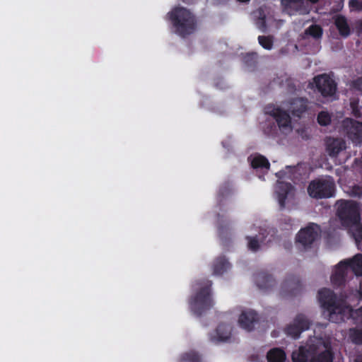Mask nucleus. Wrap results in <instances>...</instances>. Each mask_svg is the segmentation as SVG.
<instances>
[{
  "instance_id": "2eb2a0df",
  "label": "nucleus",
  "mask_w": 362,
  "mask_h": 362,
  "mask_svg": "<svg viewBox=\"0 0 362 362\" xmlns=\"http://www.w3.org/2000/svg\"><path fill=\"white\" fill-rule=\"evenodd\" d=\"M334 23L341 36L347 37L350 35L351 30L344 16H337L334 18Z\"/></svg>"
},
{
  "instance_id": "20e7f679",
  "label": "nucleus",
  "mask_w": 362,
  "mask_h": 362,
  "mask_svg": "<svg viewBox=\"0 0 362 362\" xmlns=\"http://www.w3.org/2000/svg\"><path fill=\"white\" fill-rule=\"evenodd\" d=\"M337 215L343 225L351 228L360 221V209L353 201L340 200L337 202Z\"/></svg>"
},
{
  "instance_id": "72a5a7b5",
  "label": "nucleus",
  "mask_w": 362,
  "mask_h": 362,
  "mask_svg": "<svg viewBox=\"0 0 362 362\" xmlns=\"http://www.w3.org/2000/svg\"><path fill=\"white\" fill-rule=\"evenodd\" d=\"M355 316L362 317V307L360 308L359 309L356 310H353L351 309V313L349 314V317H354Z\"/></svg>"
},
{
  "instance_id": "39448f33",
  "label": "nucleus",
  "mask_w": 362,
  "mask_h": 362,
  "mask_svg": "<svg viewBox=\"0 0 362 362\" xmlns=\"http://www.w3.org/2000/svg\"><path fill=\"white\" fill-rule=\"evenodd\" d=\"M308 192L313 198L330 197L334 192V183L329 179L313 180L308 185Z\"/></svg>"
},
{
  "instance_id": "c756f323",
  "label": "nucleus",
  "mask_w": 362,
  "mask_h": 362,
  "mask_svg": "<svg viewBox=\"0 0 362 362\" xmlns=\"http://www.w3.org/2000/svg\"><path fill=\"white\" fill-rule=\"evenodd\" d=\"M228 267V264L225 259L218 260L214 266V273L221 274Z\"/></svg>"
},
{
  "instance_id": "2f4dec72",
  "label": "nucleus",
  "mask_w": 362,
  "mask_h": 362,
  "mask_svg": "<svg viewBox=\"0 0 362 362\" xmlns=\"http://www.w3.org/2000/svg\"><path fill=\"white\" fill-rule=\"evenodd\" d=\"M349 5L351 11H362V0H349Z\"/></svg>"
},
{
  "instance_id": "9b49d317",
  "label": "nucleus",
  "mask_w": 362,
  "mask_h": 362,
  "mask_svg": "<svg viewBox=\"0 0 362 362\" xmlns=\"http://www.w3.org/2000/svg\"><path fill=\"white\" fill-rule=\"evenodd\" d=\"M349 262L343 260L335 266L331 276V281L336 286H341L346 281L349 272Z\"/></svg>"
},
{
  "instance_id": "412c9836",
  "label": "nucleus",
  "mask_w": 362,
  "mask_h": 362,
  "mask_svg": "<svg viewBox=\"0 0 362 362\" xmlns=\"http://www.w3.org/2000/svg\"><path fill=\"white\" fill-rule=\"evenodd\" d=\"M357 243L362 242V224L360 221L349 228Z\"/></svg>"
},
{
  "instance_id": "393cba45",
  "label": "nucleus",
  "mask_w": 362,
  "mask_h": 362,
  "mask_svg": "<svg viewBox=\"0 0 362 362\" xmlns=\"http://www.w3.org/2000/svg\"><path fill=\"white\" fill-rule=\"evenodd\" d=\"M349 338L356 344H362V329H350Z\"/></svg>"
},
{
  "instance_id": "bb28decb",
  "label": "nucleus",
  "mask_w": 362,
  "mask_h": 362,
  "mask_svg": "<svg viewBox=\"0 0 362 362\" xmlns=\"http://www.w3.org/2000/svg\"><path fill=\"white\" fill-rule=\"evenodd\" d=\"M247 239L248 240L247 246L250 250L255 252L259 248L262 241L260 238H257V236H249Z\"/></svg>"
},
{
  "instance_id": "f03ea898",
  "label": "nucleus",
  "mask_w": 362,
  "mask_h": 362,
  "mask_svg": "<svg viewBox=\"0 0 362 362\" xmlns=\"http://www.w3.org/2000/svg\"><path fill=\"white\" fill-rule=\"evenodd\" d=\"M318 295L320 301L326 308L323 314L329 321L339 323L349 318L351 308L338 301L331 290L322 288Z\"/></svg>"
},
{
  "instance_id": "4be33fe9",
  "label": "nucleus",
  "mask_w": 362,
  "mask_h": 362,
  "mask_svg": "<svg viewBox=\"0 0 362 362\" xmlns=\"http://www.w3.org/2000/svg\"><path fill=\"white\" fill-rule=\"evenodd\" d=\"M251 165L254 168H266L268 169L269 166L268 160L262 156H258L253 158L251 162Z\"/></svg>"
},
{
  "instance_id": "dca6fc26",
  "label": "nucleus",
  "mask_w": 362,
  "mask_h": 362,
  "mask_svg": "<svg viewBox=\"0 0 362 362\" xmlns=\"http://www.w3.org/2000/svg\"><path fill=\"white\" fill-rule=\"evenodd\" d=\"M345 261L349 262V267L356 275H362V255H356L352 259H347Z\"/></svg>"
},
{
  "instance_id": "a878e982",
  "label": "nucleus",
  "mask_w": 362,
  "mask_h": 362,
  "mask_svg": "<svg viewBox=\"0 0 362 362\" xmlns=\"http://www.w3.org/2000/svg\"><path fill=\"white\" fill-rule=\"evenodd\" d=\"M305 34L317 39L322 36V30L319 25H313L305 30Z\"/></svg>"
},
{
  "instance_id": "f704fd0d",
  "label": "nucleus",
  "mask_w": 362,
  "mask_h": 362,
  "mask_svg": "<svg viewBox=\"0 0 362 362\" xmlns=\"http://www.w3.org/2000/svg\"><path fill=\"white\" fill-rule=\"evenodd\" d=\"M356 29L359 33H362V20L356 22Z\"/></svg>"
},
{
  "instance_id": "f3484780",
  "label": "nucleus",
  "mask_w": 362,
  "mask_h": 362,
  "mask_svg": "<svg viewBox=\"0 0 362 362\" xmlns=\"http://www.w3.org/2000/svg\"><path fill=\"white\" fill-rule=\"evenodd\" d=\"M292 187L287 183H279L277 186V192L279 194V202L281 206H284V200L291 193Z\"/></svg>"
},
{
  "instance_id": "aec40b11",
  "label": "nucleus",
  "mask_w": 362,
  "mask_h": 362,
  "mask_svg": "<svg viewBox=\"0 0 362 362\" xmlns=\"http://www.w3.org/2000/svg\"><path fill=\"white\" fill-rule=\"evenodd\" d=\"M257 283L260 289L268 290L274 285V281L270 276L260 275L257 279Z\"/></svg>"
},
{
  "instance_id": "9d476101",
  "label": "nucleus",
  "mask_w": 362,
  "mask_h": 362,
  "mask_svg": "<svg viewBox=\"0 0 362 362\" xmlns=\"http://www.w3.org/2000/svg\"><path fill=\"white\" fill-rule=\"evenodd\" d=\"M310 327L308 319L303 315H297L285 329L286 333L293 339L299 337L300 333Z\"/></svg>"
},
{
  "instance_id": "7ed1b4c3",
  "label": "nucleus",
  "mask_w": 362,
  "mask_h": 362,
  "mask_svg": "<svg viewBox=\"0 0 362 362\" xmlns=\"http://www.w3.org/2000/svg\"><path fill=\"white\" fill-rule=\"evenodd\" d=\"M170 18L177 32L182 36L192 33L195 29V20L187 9L178 7L170 13Z\"/></svg>"
},
{
  "instance_id": "4468645a",
  "label": "nucleus",
  "mask_w": 362,
  "mask_h": 362,
  "mask_svg": "<svg viewBox=\"0 0 362 362\" xmlns=\"http://www.w3.org/2000/svg\"><path fill=\"white\" fill-rule=\"evenodd\" d=\"M287 105V110L293 115L299 116L306 109L305 102L303 99L297 98L291 103H284Z\"/></svg>"
},
{
  "instance_id": "c9c22d12",
  "label": "nucleus",
  "mask_w": 362,
  "mask_h": 362,
  "mask_svg": "<svg viewBox=\"0 0 362 362\" xmlns=\"http://www.w3.org/2000/svg\"><path fill=\"white\" fill-rule=\"evenodd\" d=\"M355 362H362V356H358Z\"/></svg>"
},
{
  "instance_id": "ddd939ff",
  "label": "nucleus",
  "mask_w": 362,
  "mask_h": 362,
  "mask_svg": "<svg viewBox=\"0 0 362 362\" xmlns=\"http://www.w3.org/2000/svg\"><path fill=\"white\" fill-rule=\"evenodd\" d=\"M328 153L332 156H337L346 148L344 141L338 139H329L327 142Z\"/></svg>"
},
{
  "instance_id": "6ab92c4d",
  "label": "nucleus",
  "mask_w": 362,
  "mask_h": 362,
  "mask_svg": "<svg viewBox=\"0 0 362 362\" xmlns=\"http://www.w3.org/2000/svg\"><path fill=\"white\" fill-rule=\"evenodd\" d=\"M267 356L269 362H284L286 358L284 352L279 349L271 350Z\"/></svg>"
},
{
  "instance_id": "6e6552de",
  "label": "nucleus",
  "mask_w": 362,
  "mask_h": 362,
  "mask_svg": "<svg viewBox=\"0 0 362 362\" xmlns=\"http://www.w3.org/2000/svg\"><path fill=\"white\" fill-rule=\"evenodd\" d=\"M341 127L353 143L362 146V122L346 118L342 121Z\"/></svg>"
},
{
  "instance_id": "5701e85b",
  "label": "nucleus",
  "mask_w": 362,
  "mask_h": 362,
  "mask_svg": "<svg viewBox=\"0 0 362 362\" xmlns=\"http://www.w3.org/2000/svg\"><path fill=\"white\" fill-rule=\"evenodd\" d=\"M204 296H199L197 297V298L194 300V308L197 307H207L210 305V299L209 297L206 296L208 295V291L206 290H204Z\"/></svg>"
},
{
  "instance_id": "7c9ffc66",
  "label": "nucleus",
  "mask_w": 362,
  "mask_h": 362,
  "mask_svg": "<svg viewBox=\"0 0 362 362\" xmlns=\"http://www.w3.org/2000/svg\"><path fill=\"white\" fill-rule=\"evenodd\" d=\"M301 1L302 0H281V4L285 7L296 8Z\"/></svg>"
},
{
  "instance_id": "1a4fd4ad",
  "label": "nucleus",
  "mask_w": 362,
  "mask_h": 362,
  "mask_svg": "<svg viewBox=\"0 0 362 362\" xmlns=\"http://www.w3.org/2000/svg\"><path fill=\"white\" fill-rule=\"evenodd\" d=\"M320 228L317 225L311 223L302 228L296 235V242L303 247L310 246L319 237Z\"/></svg>"
},
{
  "instance_id": "423d86ee",
  "label": "nucleus",
  "mask_w": 362,
  "mask_h": 362,
  "mask_svg": "<svg viewBox=\"0 0 362 362\" xmlns=\"http://www.w3.org/2000/svg\"><path fill=\"white\" fill-rule=\"evenodd\" d=\"M287 105L283 104L281 107H267V112L271 115L276 120L280 131L284 134H288L293 130V123L288 114Z\"/></svg>"
},
{
  "instance_id": "cd10ccee",
  "label": "nucleus",
  "mask_w": 362,
  "mask_h": 362,
  "mask_svg": "<svg viewBox=\"0 0 362 362\" xmlns=\"http://www.w3.org/2000/svg\"><path fill=\"white\" fill-rule=\"evenodd\" d=\"M331 115L326 111H322L317 117L318 123L322 126H327L331 122Z\"/></svg>"
},
{
  "instance_id": "f257e3e1",
  "label": "nucleus",
  "mask_w": 362,
  "mask_h": 362,
  "mask_svg": "<svg viewBox=\"0 0 362 362\" xmlns=\"http://www.w3.org/2000/svg\"><path fill=\"white\" fill-rule=\"evenodd\" d=\"M293 362H332V355L328 342L321 338L310 339L306 346H301L292 354Z\"/></svg>"
},
{
  "instance_id": "e433bc0d",
  "label": "nucleus",
  "mask_w": 362,
  "mask_h": 362,
  "mask_svg": "<svg viewBox=\"0 0 362 362\" xmlns=\"http://www.w3.org/2000/svg\"><path fill=\"white\" fill-rule=\"evenodd\" d=\"M261 23H262V24H261V25H259V28H264V21H263V20H262Z\"/></svg>"
},
{
  "instance_id": "f8f14e48",
  "label": "nucleus",
  "mask_w": 362,
  "mask_h": 362,
  "mask_svg": "<svg viewBox=\"0 0 362 362\" xmlns=\"http://www.w3.org/2000/svg\"><path fill=\"white\" fill-rule=\"evenodd\" d=\"M259 320L255 311L247 310L242 312L238 319V323L243 329L251 331L259 322Z\"/></svg>"
},
{
  "instance_id": "0eeeda50",
  "label": "nucleus",
  "mask_w": 362,
  "mask_h": 362,
  "mask_svg": "<svg viewBox=\"0 0 362 362\" xmlns=\"http://www.w3.org/2000/svg\"><path fill=\"white\" fill-rule=\"evenodd\" d=\"M313 84L317 92L325 98H332L337 92V83L327 74L315 76L313 78Z\"/></svg>"
},
{
  "instance_id": "a211bd4d",
  "label": "nucleus",
  "mask_w": 362,
  "mask_h": 362,
  "mask_svg": "<svg viewBox=\"0 0 362 362\" xmlns=\"http://www.w3.org/2000/svg\"><path fill=\"white\" fill-rule=\"evenodd\" d=\"M299 288V282L293 279L285 281L281 286L284 294H295Z\"/></svg>"
},
{
  "instance_id": "4c0bfd02",
  "label": "nucleus",
  "mask_w": 362,
  "mask_h": 362,
  "mask_svg": "<svg viewBox=\"0 0 362 362\" xmlns=\"http://www.w3.org/2000/svg\"><path fill=\"white\" fill-rule=\"evenodd\" d=\"M239 1H242V2H246V1H248L249 0H238Z\"/></svg>"
},
{
  "instance_id": "473e14b6",
  "label": "nucleus",
  "mask_w": 362,
  "mask_h": 362,
  "mask_svg": "<svg viewBox=\"0 0 362 362\" xmlns=\"http://www.w3.org/2000/svg\"><path fill=\"white\" fill-rule=\"evenodd\" d=\"M353 87L362 93V77L357 78L353 82Z\"/></svg>"
},
{
  "instance_id": "c85d7f7f",
  "label": "nucleus",
  "mask_w": 362,
  "mask_h": 362,
  "mask_svg": "<svg viewBox=\"0 0 362 362\" xmlns=\"http://www.w3.org/2000/svg\"><path fill=\"white\" fill-rule=\"evenodd\" d=\"M259 43L262 47L270 50L273 46V40L271 37L259 36L258 37Z\"/></svg>"
},
{
  "instance_id": "b1692460",
  "label": "nucleus",
  "mask_w": 362,
  "mask_h": 362,
  "mask_svg": "<svg viewBox=\"0 0 362 362\" xmlns=\"http://www.w3.org/2000/svg\"><path fill=\"white\" fill-rule=\"evenodd\" d=\"M217 334L221 341H226L230 337V328L225 325L219 326L217 329Z\"/></svg>"
}]
</instances>
